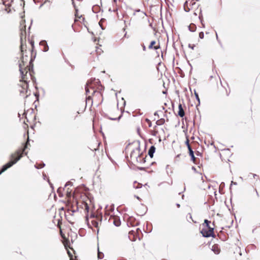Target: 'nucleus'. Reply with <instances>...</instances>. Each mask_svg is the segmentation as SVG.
Masks as SVG:
<instances>
[{
	"label": "nucleus",
	"mask_w": 260,
	"mask_h": 260,
	"mask_svg": "<svg viewBox=\"0 0 260 260\" xmlns=\"http://www.w3.org/2000/svg\"><path fill=\"white\" fill-rule=\"evenodd\" d=\"M193 14H194L195 16H197V13H196V12H194Z\"/></svg>",
	"instance_id": "774afa93"
},
{
	"label": "nucleus",
	"mask_w": 260,
	"mask_h": 260,
	"mask_svg": "<svg viewBox=\"0 0 260 260\" xmlns=\"http://www.w3.org/2000/svg\"><path fill=\"white\" fill-rule=\"evenodd\" d=\"M211 250L216 254H218L220 252V249L217 244H214L211 248Z\"/></svg>",
	"instance_id": "39448f33"
},
{
	"label": "nucleus",
	"mask_w": 260,
	"mask_h": 260,
	"mask_svg": "<svg viewBox=\"0 0 260 260\" xmlns=\"http://www.w3.org/2000/svg\"><path fill=\"white\" fill-rule=\"evenodd\" d=\"M145 121L148 123V126L150 127L152 126V123L148 118H146Z\"/></svg>",
	"instance_id": "c756f323"
},
{
	"label": "nucleus",
	"mask_w": 260,
	"mask_h": 260,
	"mask_svg": "<svg viewBox=\"0 0 260 260\" xmlns=\"http://www.w3.org/2000/svg\"><path fill=\"white\" fill-rule=\"evenodd\" d=\"M188 152H189V155L190 156L191 160L192 161H193L194 163H195L196 158L194 156V152H193L192 149H189L188 150Z\"/></svg>",
	"instance_id": "6e6552de"
},
{
	"label": "nucleus",
	"mask_w": 260,
	"mask_h": 260,
	"mask_svg": "<svg viewBox=\"0 0 260 260\" xmlns=\"http://www.w3.org/2000/svg\"><path fill=\"white\" fill-rule=\"evenodd\" d=\"M140 155H138V156L136 155V156H135V157L137 158V159H138V157H140ZM137 161H138V160H137Z\"/></svg>",
	"instance_id": "8fccbe9b"
},
{
	"label": "nucleus",
	"mask_w": 260,
	"mask_h": 260,
	"mask_svg": "<svg viewBox=\"0 0 260 260\" xmlns=\"http://www.w3.org/2000/svg\"><path fill=\"white\" fill-rule=\"evenodd\" d=\"M73 182H71V181H68V182H67L66 183V184H65V185H64V187H67V186H73Z\"/></svg>",
	"instance_id": "c85d7f7f"
},
{
	"label": "nucleus",
	"mask_w": 260,
	"mask_h": 260,
	"mask_svg": "<svg viewBox=\"0 0 260 260\" xmlns=\"http://www.w3.org/2000/svg\"><path fill=\"white\" fill-rule=\"evenodd\" d=\"M62 189L64 190V187L62 188L61 187H59L58 189H57V193H58V195L60 197H63V193H62L61 192V190Z\"/></svg>",
	"instance_id": "f3484780"
},
{
	"label": "nucleus",
	"mask_w": 260,
	"mask_h": 260,
	"mask_svg": "<svg viewBox=\"0 0 260 260\" xmlns=\"http://www.w3.org/2000/svg\"><path fill=\"white\" fill-rule=\"evenodd\" d=\"M185 144L186 145L188 150L189 149H192V148H191V146H190V145L189 144V139H188V138L187 137H186V140L185 142Z\"/></svg>",
	"instance_id": "4468645a"
},
{
	"label": "nucleus",
	"mask_w": 260,
	"mask_h": 260,
	"mask_svg": "<svg viewBox=\"0 0 260 260\" xmlns=\"http://www.w3.org/2000/svg\"><path fill=\"white\" fill-rule=\"evenodd\" d=\"M30 44H31V52L32 53H33L34 52V47H35V44H34V42L31 41L30 42Z\"/></svg>",
	"instance_id": "bb28decb"
},
{
	"label": "nucleus",
	"mask_w": 260,
	"mask_h": 260,
	"mask_svg": "<svg viewBox=\"0 0 260 260\" xmlns=\"http://www.w3.org/2000/svg\"><path fill=\"white\" fill-rule=\"evenodd\" d=\"M68 190H69V188L67 190V195L68 197L70 198L72 196V193H71V191H69Z\"/></svg>",
	"instance_id": "7c9ffc66"
},
{
	"label": "nucleus",
	"mask_w": 260,
	"mask_h": 260,
	"mask_svg": "<svg viewBox=\"0 0 260 260\" xmlns=\"http://www.w3.org/2000/svg\"><path fill=\"white\" fill-rule=\"evenodd\" d=\"M45 164L44 162H42V164H39V165H36L35 166V167L36 169H39L43 168V167H45Z\"/></svg>",
	"instance_id": "2eb2a0df"
},
{
	"label": "nucleus",
	"mask_w": 260,
	"mask_h": 260,
	"mask_svg": "<svg viewBox=\"0 0 260 260\" xmlns=\"http://www.w3.org/2000/svg\"><path fill=\"white\" fill-rule=\"evenodd\" d=\"M199 36L200 39H203L204 38V32L203 31H201L200 32H199Z\"/></svg>",
	"instance_id": "cd10ccee"
},
{
	"label": "nucleus",
	"mask_w": 260,
	"mask_h": 260,
	"mask_svg": "<svg viewBox=\"0 0 260 260\" xmlns=\"http://www.w3.org/2000/svg\"><path fill=\"white\" fill-rule=\"evenodd\" d=\"M189 215V218L192 221H193V220L192 219V216L190 213H188Z\"/></svg>",
	"instance_id": "a19ab883"
},
{
	"label": "nucleus",
	"mask_w": 260,
	"mask_h": 260,
	"mask_svg": "<svg viewBox=\"0 0 260 260\" xmlns=\"http://www.w3.org/2000/svg\"><path fill=\"white\" fill-rule=\"evenodd\" d=\"M250 175H252L253 177L254 178L255 176H257V175L255 174H252V173H250L249 175H248V176H249Z\"/></svg>",
	"instance_id": "37998d69"
},
{
	"label": "nucleus",
	"mask_w": 260,
	"mask_h": 260,
	"mask_svg": "<svg viewBox=\"0 0 260 260\" xmlns=\"http://www.w3.org/2000/svg\"><path fill=\"white\" fill-rule=\"evenodd\" d=\"M40 45L44 46L43 51L47 52L49 50V46L46 40H42L40 42Z\"/></svg>",
	"instance_id": "20e7f679"
},
{
	"label": "nucleus",
	"mask_w": 260,
	"mask_h": 260,
	"mask_svg": "<svg viewBox=\"0 0 260 260\" xmlns=\"http://www.w3.org/2000/svg\"><path fill=\"white\" fill-rule=\"evenodd\" d=\"M135 197L138 200H140V198L139 197H138V196H136V195H135Z\"/></svg>",
	"instance_id": "09e8293b"
},
{
	"label": "nucleus",
	"mask_w": 260,
	"mask_h": 260,
	"mask_svg": "<svg viewBox=\"0 0 260 260\" xmlns=\"http://www.w3.org/2000/svg\"><path fill=\"white\" fill-rule=\"evenodd\" d=\"M155 151V147L154 146H151L148 150V155L150 158H152L153 157L154 153Z\"/></svg>",
	"instance_id": "423d86ee"
},
{
	"label": "nucleus",
	"mask_w": 260,
	"mask_h": 260,
	"mask_svg": "<svg viewBox=\"0 0 260 260\" xmlns=\"http://www.w3.org/2000/svg\"><path fill=\"white\" fill-rule=\"evenodd\" d=\"M178 109L179 110L178 112V115L180 117H183V116L185 115V113L181 104H179Z\"/></svg>",
	"instance_id": "7ed1b4c3"
},
{
	"label": "nucleus",
	"mask_w": 260,
	"mask_h": 260,
	"mask_svg": "<svg viewBox=\"0 0 260 260\" xmlns=\"http://www.w3.org/2000/svg\"><path fill=\"white\" fill-rule=\"evenodd\" d=\"M156 43V41L153 40V41H152L150 43V45H149L148 46V48L149 49H151L152 48H154L153 46Z\"/></svg>",
	"instance_id": "aec40b11"
},
{
	"label": "nucleus",
	"mask_w": 260,
	"mask_h": 260,
	"mask_svg": "<svg viewBox=\"0 0 260 260\" xmlns=\"http://www.w3.org/2000/svg\"><path fill=\"white\" fill-rule=\"evenodd\" d=\"M145 161H146V160H145V158H143V162H145Z\"/></svg>",
	"instance_id": "13d9d810"
},
{
	"label": "nucleus",
	"mask_w": 260,
	"mask_h": 260,
	"mask_svg": "<svg viewBox=\"0 0 260 260\" xmlns=\"http://www.w3.org/2000/svg\"><path fill=\"white\" fill-rule=\"evenodd\" d=\"M135 153V151L133 150L131 153V157H132L134 155V153Z\"/></svg>",
	"instance_id": "4c0bfd02"
},
{
	"label": "nucleus",
	"mask_w": 260,
	"mask_h": 260,
	"mask_svg": "<svg viewBox=\"0 0 260 260\" xmlns=\"http://www.w3.org/2000/svg\"><path fill=\"white\" fill-rule=\"evenodd\" d=\"M194 95H195V97H196V99L197 101L198 102V104L196 106V107H198V106H199L200 105V99L199 94L197 92L196 90H194Z\"/></svg>",
	"instance_id": "9b49d317"
},
{
	"label": "nucleus",
	"mask_w": 260,
	"mask_h": 260,
	"mask_svg": "<svg viewBox=\"0 0 260 260\" xmlns=\"http://www.w3.org/2000/svg\"><path fill=\"white\" fill-rule=\"evenodd\" d=\"M138 169L139 170L142 171V170H145V168H144V167H138Z\"/></svg>",
	"instance_id": "c9c22d12"
},
{
	"label": "nucleus",
	"mask_w": 260,
	"mask_h": 260,
	"mask_svg": "<svg viewBox=\"0 0 260 260\" xmlns=\"http://www.w3.org/2000/svg\"><path fill=\"white\" fill-rule=\"evenodd\" d=\"M86 209H87V210H89V207L87 204L86 205Z\"/></svg>",
	"instance_id": "603ef678"
},
{
	"label": "nucleus",
	"mask_w": 260,
	"mask_h": 260,
	"mask_svg": "<svg viewBox=\"0 0 260 260\" xmlns=\"http://www.w3.org/2000/svg\"><path fill=\"white\" fill-rule=\"evenodd\" d=\"M95 92H96V90H93L92 95H93L95 93Z\"/></svg>",
	"instance_id": "864d4df0"
},
{
	"label": "nucleus",
	"mask_w": 260,
	"mask_h": 260,
	"mask_svg": "<svg viewBox=\"0 0 260 260\" xmlns=\"http://www.w3.org/2000/svg\"><path fill=\"white\" fill-rule=\"evenodd\" d=\"M201 233L204 237H215V235L214 233V228H209V229H207L204 228L201 231Z\"/></svg>",
	"instance_id": "f03ea898"
},
{
	"label": "nucleus",
	"mask_w": 260,
	"mask_h": 260,
	"mask_svg": "<svg viewBox=\"0 0 260 260\" xmlns=\"http://www.w3.org/2000/svg\"><path fill=\"white\" fill-rule=\"evenodd\" d=\"M197 155H200V156H201L202 155V153H200V152L198 151L197 153Z\"/></svg>",
	"instance_id": "49530a36"
},
{
	"label": "nucleus",
	"mask_w": 260,
	"mask_h": 260,
	"mask_svg": "<svg viewBox=\"0 0 260 260\" xmlns=\"http://www.w3.org/2000/svg\"><path fill=\"white\" fill-rule=\"evenodd\" d=\"M137 149H138L139 151H140V146H139V147L137 148Z\"/></svg>",
	"instance_id": "69168bd1"
},
{
	"label": "nucleus",
	"mask_w": 260,
	"mask_h": 260,
	"mask_svg": "<svg viewBox=\"0 0 260 260\" xmlns=\"http://www.w3.org/2000/svg\"><path fill=\"white\" fill-rule=\"evenodd\" d=\"M48 183H49V185H50V186H51L52 188H53V184H52L50 182V181H49V179H48Z\"/></svg>",
	"instance_id": "ea45409f"
},
{
	"label": "nucleus",
	"mask_w": 260,
	"mask_h": 260,
	"mask_svg": "<svg viewBox=\"0 0 260 260\" xmlns=\"http://www.w3.org/2000/svg\"><path fill=\"white\" fill-rule=\"evenodd\" d=\"M20 49H21V52L22 53V57H21V59L22 60V62H23V59H24V53H23V45H22V44H21V46H20Z\"/></svg>",
	"instance_id": "393cba45"
},
{
	"label": "nucleus",
	"mask_w": 260,
	"mask_h": 260,
	"mask_svg": "<svg viewBox=\"0 0 260 260\" xmlns=\"http://www.w3.org/2000/svg\"><path fill=\"white\" fill-rule=\"evenodd\" d=\"M78 210V207L77 208L76 210H71V211L72 212V215H73L74 213H75V212H76ZM70 211V210H69L68 212H69Z\"/></svg>",
	"instance_id": "f704fd0d"
},
{
	"label": "nucleus",
	"mask_w": 260,
	"mask_h": 260,
	"mask_svg": "<svg viewBox=\"0 0 260 260\" xmlns=\"http://www.w3.org/2000/svg\"><path fill=\"white\" fill-rule=\"evenodd\" d=\"M36 52H35V55H33V53H31V58H30V60L29 61V64H30L32 61H34V60H35V58H36Z\"/></svg>",
	"instance_id": "412c9836"
},
{
	"label": "nucleus",
	"mask_w": 260,
	"mask_h": 260,
	"mask_svg": "<svg viewBox=\"0 0 260 260\" xmlns=\"http://www.w3.org/2000/svg\"><path fill=\"white\" fill-rule=\"evenodd\" d=\"M255 191H256V195H257V196L258 197H259V194H258V192L257 191V190H255Z\"/></svg>",
	"instance_id": "5fc2aeb1"
},
{
	"label": "nucleus",
	"mask_w": 260,
	"mask_h": 260,
	"mask_svg": "<svg viewBox=\"0 0 260 260\" xmlns=\"http://www.w3.org/2000/svg\"><path fill=\"white\" fill-rule=\"evenodd\" d=\"M98 256L99 259H102L104 257V255L103 252H101L99 251Z\"/></svg>",
	"instance_id": "4be33fe9"
},
{
	"label": "nucleus",
	"mask_w": 260,
	"mask_h": 260,
	"mask_svg": "<svg viewBox=\"0 0 260 260\" xmlns=\"http://www.w3.org/2000/svg\"><path fill=\"white\" fill-rule=\"evenodd\" d=\"M161 109H162V110H165V107H161Z\"/></svg>",
	"instance_id": "0e129e2a"
},
{
	"label": "nucleus",
	"mask_w": 260,
	"mask_h": 260,
	"mask_svg": "<svg viewBox=\"0 0 260 260\" xmlns=\"http://www.w3.org/2000/svg\"><path fill=\"white\" fill-rule=\"evenodd\" d=\"M113 223L116 226H119L121 224V221L120 219L118 217H114L113 218Z\"/></svg>",
	"instance_id": "0eeeda50"
},
{
	"label": "nucleus",
	"mask_w": 260,
	"mask_h": 260,
	"mask_svg": "<svg viewBox=\"0 0 260 260\" xmlns=\"http://www.w3.org/2000/svg\"><path fill=\"white\" fill-rule=\"evenodd\" d=\"M184 10L185 12H188L190 11V8L188 6V2L186 1L183 5Z\"/></svg>",
	"instance_id": "ddd939ff"
},
{
	"label": "nucleus",
	"mask_w": 260,
	"mask_h": 260,
	"mask_svg": "<svg viewBox=\"0 0 260 260\" xmlns=\"http://www.w3.org/2000/svg\"><path fill=\"white\" fill-rule=\"evenodd\" d=\"M211 223V221L208 220V219H205L204 220V224H206V226L207 228V229H209V228H211L210 226V223Z\"/></svg>",
	"instance_id": "6ab92c4d"
},
{
	"label": "nucleus",
	"mask_w": 260,
	"mask_h": 260,
	"mask_svg": "<svg viewBox=\"0 0 260 260\" xmlns=\"http://www.w3.org/2000/svg\"><path fill=\"white\" fill-rule=\"evenodd\" d=\"M188 29L191 32H194L196 30L197 26L194 23H191L188 26Z\"/></svg>",
	"instance_id": "1a4fd4ad"
},
{
	"label": "nucleus",
	"mask_w": 260,
	"mask_h": 260,
	"mask_svg": "<svg viewBox=\"0 0 260 260\" xmlns=\"http://www.w3.org/2000/svg\"><path fill=\"white\" fill-rule=\"evenodd\" d=\"M122 116V115L121 114L118 118H111V117H109V118L110 120H119L121 118Z\"/></svg>",
	"instance_id": "a878e982"
},
{
	"label": "nucleus",
	"mask_w": 260,
	"mask_h": 260,
	"mask_svg": "<svg viewBox=\"0 0 260 260\" xmlns=\"http://www.w3.org/2000/svg\"><path fill=\"white\" fill-rule=\"evenodd\" d=\"M19 71L20 72V74H21V77H22V78H24V72L23 71V70H22V66H21V63H19Z\"/></svg>",
	"instance_id": "dca6fc26"
},
{
	"label": "nucleus",
	"mask_w": 260,
	"mask_h": 260,
	"mask_svg": "<svg viewBox=\"0 0 260 260\" xmlns=\"http://www.w3.org/2000/svg\"><path fill=\"white\" fill-rule=\"evenodd\" d=\"M142 184L139 183L137 186H135L134 187L136 189L140 188L142 187Z\"/></svg>",
	"instance_id": "72a5a7b5"
},
{
	"label": "nucleus",
	"mask_w": 260,
	"mask_h": 260,
	"mask_svg": "<svg viewBox=\"0 0 260 260\" xmlns=\"http://www.w3.org/2000/svg\"><path fill=\"white\" fill-rule=\"evenodd\" d=\"M191 169L193 170L194 171H196V168L194 167H192Z\"/></svg>",
	"instance_id": "de8ad7c7"
},
{
	"label": "nucleus",
	"mask_w": 260,
	"mask_h": 260,
	"mask_svg": "<svg viewBox=\"0 0 260 260\" xmlns=\"http://www.w3.org/2000/svg\"><path fill=\"white\" fill-rule=\"evenodd\" d=\"M117 11H118L117 9H116L113 10V12H117Z\"/></svg>",
	"instance_id": "bf43d9fd"
},
{
	"label": "nucleus",
	"mask_w": 260,
	"mask_h": 260,
	"mask_svg": "<svg viewBox=\"0 0 260 260\" xmlns=\"http://www.w3.org/2000/svg\"><path fill=\"white\" fill-rule=\"evenodd\" d=\"M158 112H162V110H159V111H156L155 112H154V116H157L158 117H159V116L158 113Z\"/></svg>",
	"instance_id": "473e14b6"
},
{
	"label": "nucleus",
	"mask_w": 260,
	"mask_h": 260,
	"mask_svg": "<svg viewBox=\"0 0 260 260\" xmlns=\"http://www.w3.org/2000/svg\"><path fill=\"white\" fill-rule=\"evenodd\" d=\"M142 47H143V50L144 51H145L146 50V47H145V46L144 44L142 45Z\"/></svg>",
	"instance_id": "a18cd8bd"
},
{
	"label": "nucleus",
	"mask_w": 260,
	"mask_h": 260,
	"mask_svg": "<svg viewBox=\"0 0 260 260\" xmlns=\"http://www.w3.org/2000/svg\"><path fill=\"white\" fill-rule=\"evenodd\" d=\"M165 122V120L164 118H160L158 120H157L156 122V124L157 125H161L164 124Z\"/></svg>",
	"instance_id": "f8f14e48"
},
{
	"label": "nucleus",
	"mask_w": 260,
	"mask_h": 260,
	"mask_svg": "<svg viewBox=\"0 0 260 260\" xmlns=\"http://www.w3.org/2000/svg\"><path fill=\"white\" fill-rule=\"evenodd\" d=\"M113 3L114 4H116L117 3V0H113Z\"/></svg>",
	"instance_id": "6e6d98bb"
},
{
	"label": "nucleus",
	"mask_w": 260,
	"mask_h": 260,
	"mask_svg": "<svg viewBox=\"0 0 260 260\" xmlns=\"http://www.w3.org/2000/svg\"><path fill=\"white\" fill-rule=\"evenodd\" d=\"M90 84H91V83L89 81H87V82L86 83V87H85V91H86V94H88L90 92L89 89L88 88V86H89V85Z\"/></svg>",
	"instance_id": "a211bd4d"
},
{
	"label": "nucleus",
	"mask_w": 260,
	"mask_h": 260,
	"mask_svg": "<svg viewBox=\"0 0 260 260\" xmlns=\"http://www.w3.org/2000/svg\"><path fill=\"white\" fill-rule=\"evenodd\" d=\"M176 206H177V207L178 208H180V205L179 203H177V204H176Z\"/></svg>",
	"instance_id": "3c124183"
},
{
	"label": "nucleus",
	"mask_w": 260,
	"mask_h": 260,
	"mask_svg": "<svg viewBox=\"0 0 260 260\" xmlns=\"http://www.w3.org/2000/svg\"><path fill=\"white\" fill-rule=\"evenodd\" d=\"M28 143L27 142L25 144L23 148L21 150H17L15 153L11 154L10 156V160L2 167L1 171L2 173H4L9 168H11L22 157L23 154L27 147Z\"/></svg>",
	"instance_id": "f257e3e1"
},
{
	"label": "nucleus",
	"mask_w": 260,
	"mask_h": 260,
	"mask_svg": "<svg viewBox=\"0 0 260 260\" xmlns=\"http://www.w3.org/2000/svg\"><path fill=\"white\" fill-rule=\"evenodd\" d=\"M72 4H73V5H74V7H75V6L74 2V1H73V0H72Z\"/></svg>",
	"instance_id": "052dcab7"
},
{
	"label": "nucleus",
	"mask_w": 260,
	"mask_h": 260,
	"mask_svg": "<svg viewBox=\"0 0 260 260\" xmlns=\"http://www.w3.org/2000/svg\"><path fill=\"white\" fill-rule=\"evenodd\" d=\"M216 39H217V40H218V35H217V33H216Z\"/></svg>",
	"instance_id": "4d7b16f0"
},
{
	"label": "nucleus",
	"mask_w": 260,
	"mask_h": 260,
	"mask_svg": "<svg viewBox=\"0 0 260 260\" xmlns=\"http://www.w3.org/2000/svg\"><path fill=\"white\" fill-rule=\"evenodd\" d=\"M60 210H64V208H63V207H61V208H60Z\"/></svg>",
	"instance_id": "338daca9"
},
{
	"label": "nucleus",
	"mask_w": 260,
	"mask_h": 260,
	"mask_svg": "<svg viewBox=\"0 0 260 260\" xmlns=\"http://www.w3.org/2000/svg\"><path fill=\"white\" fill-rule=\"evenodd\" d=\"M199 19L200 20V22H201V23L202 24V27H205V24L203 22V17L201 9H200V13H199Z\"/></svg>",
	"instance_id": "9d476101"
},
{
	"label": "nucleus",
	"mask_w": 260,
	"mask_h": 260,
	"mask_svg": "<svg viewBox=\"0 0 260 260\" xmlns=\"http://www.w3.org/2000/svg\"><path fill=\"white\" fill-rule=\"evenodd\" d=\"M105 20V19L104 18H102L100 21H99V24L101 27V28H102V29L104 30L105 28L103 27V26H102V23L103 21H104Z\"/></svg>",
	"instance_id": "b1692460"
},
{
	"label": "nucleus",
	"mask_w": 260,
	"mask_h": 260,
	"mask_svg": "<svg viewBox=\"0 0 260 260\" xmlns=\"http://www.w3.org/2000/svg\"><path fill=\"white\" fill-rule=\"evenodd\" d=\"M91 223H92V224L96 227V228H98V224H99V223L98 222L96 221V220H93L91 221Z\"/></svg>",
	"instance_id": "5701e85b"
},
{
	"label": "nucleus",
	"mask_w": 260,
	"mask_h": 260,
	"mask_svg": "<svg viewBox=\"0 0 260 260\" xmlns=\"http://www.w3.org/2000/svg\"><path fill=\"white\" fill-rule=\"evenodd\" d=\"M233 184H234V185H237V182H234V181H232L231 182V186ZM231 186L230 187V188H231Z\"/></svg>",
	"instance_id": "79ce46f5"
},
{
	"label": "nucleus",
	"mask_w": 260,
	"mask_h": 260,
	"mask_svg": "<svg viewBox=\"0 0 260 260\" xmlns=\"http://www.w3.org/2000/svg\"><path fill=\"white\" fill-rule=\"evenodd\" d=\"M43 177L44 179L45 180L46 178L47 177V176H46V175L44 173L43 174Z\"/></svg>",
	"instance_id": "c03bdc74"
},
{
	"label": "nucleus",
	"mask_w": 260,
	"mask_h": 260,
	"mask_svg": "<svg viewBox=\"0 0 260 260\" xmlns=\"http://www.w3.org/2000/svg\"><path fill=\"white\" fill-rule=\"evenodd\" d=\"M194 47H195V45H194V44H193V45H191L190 44H188V47L191 48L192 50L194 49Z\"/></svg>",
	"instance_id": "2f4dec72"
},
{
	"label": "nucleus",
	"mask_w": 260,
	"mask_h": 260,
	"mask_svg": "<svg viewBox=\"0 0 260 260\" xmlns=\"http://www.w3.org/2000/svg\"><path fill=\"white\" fill-rule=\"evenodd\" d=\"M92 100L91 96L89 95V96L86 97V101H87V100Z\"/></svg>",
	"instance_id": "e433bc0d"
},
{
	"label": "nucleus",
	"mask_w": 260,
	"mask_h": 260,
	"mask_svg": "<svg viewBox=\"0 0 260 260\" xmlns=\"http://www.w3.org/2000/svg\"><path fill=\"white\" fill-rule=\"evenodd\" d=\"M160 48V46H159V45H158V46H155L154 47V48H154L155 50H157V49H158V48Z\"/></svg>",
	"instance_id": "58836bf2"
},
{
	"label": "nucleus",
	"mask_w": 260,
	"mask_h": 260,
	"mask_svg": "<svg viewBox=\"0 0 260 260\" xmlns=\"http://www.w3.org/2000/svg\"><path fill=\"white\" fill-rule=\"evenodd\" d=\"M109 12H112V11H113L112 10L111 8H109Z\"/></svg>",
	"instance_id": "680f3d73"
},
{
	"label": "nucleus",
	"mask_w": 260,
	"mask_h": 260,
	"mask_svg": "<svg viewBox=\"0 0 260 260\" xmlns=\"http://www.w3.org/2000/svg\"><path fill=\"white\" fill-rule=\"evenodd\" d=\"M140 11V9H138V10H136V12H139Z\"/></svg>",
	"instance_id": "e2e57ef3"
}]
</instances>
